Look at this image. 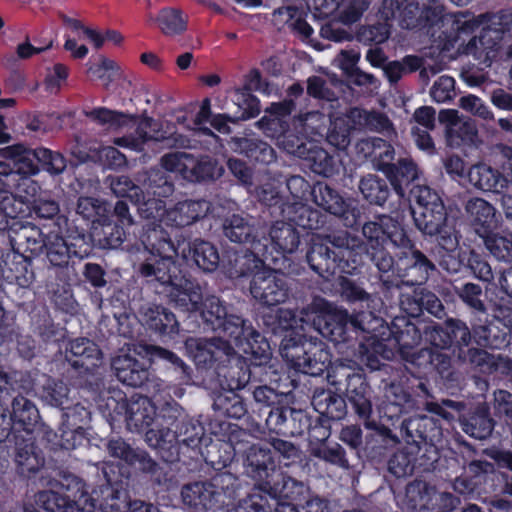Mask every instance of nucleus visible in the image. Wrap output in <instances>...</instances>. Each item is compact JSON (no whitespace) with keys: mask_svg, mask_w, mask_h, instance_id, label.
<instances>
[{"mask_svg":"<svg viewBox=\"0 0 512 512\" xmlns=\"http://www.w3.org/2000/svg\"><path fill=\"white\" fill-rule=\"evenodd\" d=\"M165 293L168 303L195 319L204 332L217 334L233 313L219 297L204 298L200 283L191 277L177 278Z\"/></svg>","mask_w":512,"mask_h":512,"instance_id":"obj_1","label":"nucleus"},{"mask_svg":"<svg viewBox=\"0 0 512 512\" xmlns=\"http://www.w3.org/2000/svg\"><path fill=\"white\" fill-rule=\"evenodd\" d=\"M86 117L100 125H108L112 129L124 127L134 128V134L116 138L114 143L119 146L130 147L134 150H142V146L149 140L161 143L162 148L184 149L190 147V139L180 133L173 132L164 135L157 129L156 121L144 116L141 122L135 115L110 110L105 107L95 108L83 112Z\"/></svg>","mask_w":512,"mask_h":512,"instance_id":"obj_2","label":"nucleus"},{"mask_svg":"<svg viewBox=\"0 0 512 512\" xmlns=\"http://www.w3.org/2000/svg\"><path fill=\"white\" fill-rule=\"evenodd\" d=\"M361 234L366 242L365 255L376 268L392 265L394 255L388 245L403 252L415 243L404 219L391 214H378L373 220L366 221Z\"/></svg>","mask_w":512,"mask_h":512,"instance_id":"obj_3","label":"nucleus"},{"mask_svg":"<svg viewBox=\"0 0 512 512\" xmlns=\"http://www.w3.org/2000/svg\"><path fill=\"white\" fill-rule=\"evenodd\" d=\"M360 245V238L346 229L314 233L307 244L306 262L320 277L329 279L347 263L345 252L354 251Z\"/></svg>","mask_w":512,"mask_h":512,"instance_id":"obj_4","label":"nucleus"},{"mask_svg":"<svg viewBox=\"0 0 512 512\" xmlns=\"http://www.w3.org/2000/svg\"><path fill=\"white\" fill-rule=\"evenodd\" d=\"M417 208L411 207L413 222L424 236L437 237L440 246L458 245L457 236L448 227V212L440 195L426 185L410 189Z\"/></svg>","mask_w":512,"mask_h":512,"instance_id":"obj_5","label":"nucleus"},{"mask_svg":"<svg viewBox=\"0 0 512 512\" xmlns=\"http://www.w3.org/2000/svg\"><path fill=\"white\" fill-rule=\"evenodd\" d=\"M282 358L296 371L311 376L327 373L332 362L328 346L318 337L291 329L284 335L279 348Z\"/></svg>","mask_w":512,"mask_h":512,"instance_id":"obj_6","label":"nucleus"},{"mask_svg":"<svg viewBox=\"0 0 512 512\" xmlns=\"http://www.w3.org/2000/svg\"><path fill=\"white\" fill-rule=\"evenodd\" d=\"M350 360H337L327 375L329 384L341 392L364 426H374L373 390Z\"/></svg>","mask_w":512,"mask_h":512,"instance_id":"obj_7","label":"nucleus"},{"mask_svg":"<svg viewBox=\"0 0 512 512\" xmlns=\"http://www.w3.org/2000/svg\"><path fill=\"white\" fill-rule=\"evenodd\" d=\"M228 440L241 462L243 475L253 481V489L262 491L278 472L271 448L251 442V435L240 428L232 430Z\"/></svg>","mask_w":512,"mask_h":512,"instance_id":"obj_8","label":"nucleus"},{"mask_svg":"<svg viewBox=\"0 0 512 512\" xmlns=\"http://www.w3.org/2000/svg\"><path fill=\"white\" fill-rule=\"evenodd\" d=\"M217 334H223L243 349L250 362L261 363L272 359V350L269 342L247 318L232 313Z\"/></svg>","mask_w":512,"mask_h":512,"instance_id":"obj_9","label":"nucleus"},{"mask_svg":"<svg viewBox=\"0 0 512 512\" xmlns=\"http://www.w3.org/2000/svg\"><path fill=\"white\" fill-rule=\"evenodd\" d=\"M446 348L430 345L408 354L406 364L425 375H436L443 385L454 387L461 380V373L455 366L453 355Z\"/></svg>","mask_w":512,"mask_h":512,"instance_id":"obj_10","label":"nucleus"},{"mask_svg":"<svg viewBox=\"0 0 512 512\" xmlns=\"http://www.w3.org/2000/svg\"><path fill=\"white\" fill-rule=\"evenodd\" d=\"M329 303L323 298H315L309 305L302 308L301 314L312 321L315 330L322 337L334 343L350 341V318L346 311L331 312Z\"/></svg>","mask_w":512,"mask_h":512,"instance_id":"obj_11","label":"nucleus"},{"mask_svg":"<svg viewBox=\"0 0 512 512\" xmlns=\"http://www.w3.org/2000/svg\"><path fill=\"white\" fill-rule=\"evenodd\" d=\"M376 269L380 274L395 270L397 277L402 278L407 287L423 285L437 272L435 263L417 248L416 243L403 252H397L390 267L386 264L385 268Z\"/></svg>","mask_w":512,"mask_h":512,"instance_id":"obj_12","label":"nucleus"},{"mask_svg":"<svg viewBox=\"0 0 512 512\" xmlns=\"http://www.w3.org/2000/svg\"><path fill=\"white\" fill-rule=\"evenodd\" d=\"M231 341L223 334L190 339L188 346L196 367L219 370L226 368L232 360L241 359L242 356L235 350Z\"/></svg>","mask_w":512,"mask_h":512,"instance_id":"obj_13","label":"nucleus"},{"mask_svg":"<svg viewBox=\"0 0 512 512\" xmlns=\"http://www.w3.org/2000/svg\"><path fill=\"white\" fill-rule=\"evenodd\" d=\"M252 298L261 306L273 307L285 303L292 294V280L280 269L267 264L249 282Z\"/></svg>","mask_w":512,"mask_h":512,"instance_id":"obj_14","label":"nucleus"},{"mask_svg":"<svg viewBox=\"0 0 512 512\" xmlns=\"http://www.w3.org/2000/svg\"><path fill=\"white\" fill-rule=\"evenodd\" d=\"M270 255L269 243L256 242L245 249L228 250L222 261V268L231 280H250L267 265Z\"/></svg>","mask_w":512,"mask_h":512,"instance_id":"obj_15","label":"nucleus"},{"mask_svg":"<svg viewBox=\"0 0 512 512\" xmlns=\"http://www.w3.org/2000/svg\"><path fill=\"white\" fill-rule=\"evenodd\" d=\"M207 441L211 439L205 436L201 422L188 417L173 433L166 431L164 441L155 450L164 462L175 463L180 460L181 446L200 450Z\"/></svg>","mask_w":512,"mask_h":512,"instance_id":"obj_16","label":"nucleus"},{"mask_svg":"<svg viewBox=\"0 0 512 512\" xmlns=\"http://www.w3.org/2000/svg\"><path fill=\"white\" fill-rule=\"evenodd\" d=\"M419 19L423 26L437 27L441 31L438 37L448 42L457 41L460 33L472 32L479 26V21L471 13H444L441 4L422 10Z\"/></svg>","mask_w":512,"mask_h":512,"instance_id":"obj_17","label":"nucleus"},{"mask_svg":"<svg viewBox=\"0 0 512 512\" xmlns=\"http://www.w3.org/2000/svg\"><path fill=\"white\" fill-rule=\"evenodd\" d=\"M474 321L469 326L460 318L446 317L441 323L430 321V328L426 330V342L430 345L453 348L454 356L460 354L473 342Z\"/></svg>","mask_w":512,"mask_h":512,"instance_id":"obj_18","label":"nucleus"},{"mask_svg":"<svg viewBox=\"0 0 512 512\" xmlns=\"http://www.w3.org/2000/svg\"><path fill=\"white\" fill-rule=\"evenodd\" d=\"M178 258L190 268H197L205 274L215 272L220 265L218 248L210 241L200 237L192 238L186 231L185 236H178Z\"/></svg>","mask_w":512,"mask_h":512,"instance_id":"obj_19","label":"nucleus"},{"mask_svg":"<svg viewBox=\"0 0 512 512\" xmlns=\"http://www.w3.org/2000/svg\"><path fill=\"white\" fill-rule=\"evenodd\" d=\"M500 34L491 29H482L478 36L469 40L464 53L473 56L479 64L491 66L493 61L512 60V41L500 38Z\"/></svg>","mask_w":512,"mask_h":512,"instance_id":"obj_20","label":"nucleus"},{"mask_svg":"<svg viewBox=\"0 0 512 512\" xmlns=\"http://www.w3.org/2000/svg\"><path fill=\"white\" fill-rule=\"evenodd\" d=\"M311 196L318 207L342 219L347 227L358 224L360 209L347 202L340 192L328 183L316 182L311 189Z\"/></svg>","mask_w":512,"mask_h":512,"instance_id":"obj_21","label":"nucleus"},{"mask_svg":"<svg viewBox=\"0 0 512 512\" xmlns=\"http://www.w3.org/2000/svg\"><path fill=\"white\" fill-rule=\"evenodd\" d=\"M428 328H430V322L412 319L405 315L394 317L386 326L389 331L388 337L393 338L396 342L400 357L404 362L408 359V354L415 352L414 348L421 343L423 337L426 340Z\"/></svg>","mask_w":512,"mask_h":512,"instance_id":"obj_22","label":"nucleus"},{"mask_svg":"<svg viewBox=\"0 0 512 512\" xmlns=\"http://www.w3.org/2000/svg\"><path fill=\"white\" fill-rule=\"evenodd\" d=\"M400 429L409 448L429 445L428 453L435 456L434 443L442 436V429L437 420L427 415H418L405 419Z\"/></svg>","mask_w":512,"mask_h":512,"instance_id":"obj_23","label":"nucleus"},{"mask_svg":"<svg viewBox=\"0 0 512 512\" xmlns=\"http://www.w3.org/2000/svg\"><path fill=\"white\" fill-rule=\"evenodd\" d=\"M9 233V240L13 252L29 253L30 258L40 256L44 253L47 243V233L31 222L15 220L6 230Z\"/></svg>","mask_w":512,"mask_h":512,"instance_id":"obj_24","label":"nucleus"},{"mask_svg":"<svg viewBox=\"0 0 512 512\" xmlns=\"http://www.w3.org/2000/svg\"><path fill=\"white\" fill-rule=\"evenodd\" d=\"M222 235L232 243L253 246L256 242L269 243L266 237H259L255 219L249 214L232 213L221 220Z\"/></svg>","mask_w":512,"mask_h":512,"instance_id":"obj_25","label":"nucleus"},{"mask_svg":"<svg viewBox=\"0 0 512 512\" xmlns=\"http://www.w3.org/2000/svg\"><path fill=\"white\" fill-rule=\"evenodd\" d=\"M188 417L186 410L175 400L165 401L159 408L157 428H149L144 434L145 443L155 450L164 441L166 431L173 433Z\"/></svg>","mask_w":512,"mask_h":512,"instance_id":"obj_26","label":"nucleus"},{"mask_svg":"<svg viewBox=\"0 0 512 512\" xmlns=\"http://www.w3.org/2000/svg\"><path fill=\"white\" fill-rule=\"evenodd\" d=\"M180 495L182 503L191 512H226L208 480L183 485Z\"/></svg>","mask_w":512,"mask_h":512,"instance_id":"obj_27","label":"nucleus"},{"mask_svg":"<svg viewBox=\"0 0 512 512\" xmlns=\"http://www.w3.org/2000/svg\"><path fill=\"white\" fill-rule=\"evenodd\" d=\"M262 492L266 498L286 503H301L309 497L310 487L307 483L298 480L286 472H277L272 480L264 486Z\"/></svg>","mask_w":512,"mask_h":512,"instance_id":"obj_28","label":"nucleus"},{"mask_svg":"<svg viewBox=\"0 0 512 512\" xmlns=\"http://www.w3.org/2000/svg\"><path fill=\"white\" fill-rule=\"evenodd\" d=\"M437 487L422 478L408 482L401 499V506L407 512H428L436 509Z\"/></svg>","mask_w":512,"mask_h":512,"instance_id":"obj_29","label":"nucleus"},{"mask_svg":"<svg viewBox=\"0 0 512 512\" xmlns=\"http://www.w3.org/2000/svg\"><path fill=\"white\" fill-rule=\"evenodd\" d=\"M138 314L143 325L160 336L171 337L180 331V323L176 315L161 304H143Z\"/></svg>","mask_w":512,"mask_h":512,"instance_id":"obj_30","label":"nucleus"},{"mask_svg":"<svg viewBox=\"0 0 512 512\" xmlns=\"http://www.w3.org/2000/svg\"><path fill=\"white\" fill-rule=\"evenodd\" d=\"M400 306L412 317H419L424 311L439 320L447 315L441 299L427 288H418L412 294L402 295Z\"/></svg>","mask_w":512,"mask_h":512,"instance_id":"obj_31","label":"nucleus"},{"mask_svg":"<svg viewBox=\"0 0 512 512\" xmlns=\"http://www.w3.org/2000/svg\"><path fill=\"white\" fill-rule=\"evenodd\" d=\"M371 430L365 437L364 453L373 463H380L396 447L400 440L387 426L374 420V426H365Z\"/></svg>","mask_w":512,"mask_h":512,"instance_id":"obj_32","label":"nucleus"},{"mask_svg":"<svg viewBox=\"0 0 512 512\" xmlns=\"http://www.w3.org/2000/svg\"><path fill=\"white\" fill-rule=\"evenodd\" d=\"M463 208L471 227L479 238L497 227V210L487 200L472 197L464 202Z\"/></svg>","mask_w":512,"mask_h":512,"instance_id":"obj_33","label":"nucleus"},{"mask_svg":"<svg viewBox=\"0 0 512 512\" xmlns=\"http://www.w3.org/2000/svg\"><path fill=\"white\" fill-rule=\"evenodd\" d=\"M98 346L87 338H76L68 342L65 348V360L75 369L92 373L101 360Z\"/></svg>","mask_w":512,"mask_h":512,"instance_id":"obj_34","label":"nucleus"},{"mask_svg":"<svg viewBox=\"0 0 512 512\" xmlns=\"http://www.w3.org/2000/svg\"><path fill=\"white\" fill-rule=\"evenodd\" d=\"M495 420L491 415L487 402H478L469 405V409L463 416L461 428L464 433L478 440H486L492 435L495 428Z\"/></svg>","mask_w":512,"mask_h":512,"instance_id":"obj_35","label":"nucleus"},{"mask_svg":"<svg viewBox=\"0 0 512 512\" xmlns=\"http://www.w3.org/2000/svg\"><path fill=\"white\" fill-rule=\"evenodd\" d=\"M383 175L399 198H405L407 190L419 178L418 165L410 157H402L383 169Z\"/></svg>","mask_w":512,"mask_h":512,"instance_id":"obj_36","label":"nucleus"},{"mask_svg":"<svg viewBox=\"0 0 512 512\" xmlns=\"http://www.w3.org/2000/svg\"><path fill=\"white\" fill-rule=\"evenodd\" d=\"M14 462L17 473L30 478L44 467L45 458L32 438L19 436L15 441Z\"/></svg>","mask_w":512,"mask_h":512,"instance_id":"obj_37","label":"nucleus"},{"mask_svg":"<svg viewBox=\"0 0 512 512\" xmlns=\"http://www.w3.org/2000/svg\"><path fill=\"white\" fill-rule=\"evenodd\" d=\"M186 231H176L173 236L161 225H147L146 232L141 236V241L146 250L150 251L152 256H172L178 258V236H185Z\"/></svg>","mask_w":512,"mask_h":512,"instance_id":"obj_38","label":"nucleus"},{"mask_svg":"<svg viewBox=\"0 0 512 512\" xmlns=\"http://www.w3.org/2000/svg\"><path fill=\"white\" fill-rule=\"evenodd\" d=\"M311 404L319 416L330 421H339L346 417L348 406L341 394L323 387H316L311 396Z\"/></svg>","mask_w":512,"mask_h":512,"instance_id":"obj_39","label":"nucleus"},{"mask_svg":"<svg viewBox=\"0 0 512 512\" xmlns=\"http://www.w3.org/2000/svg\"><path fill=\"white\" fill-rule=\"evenodd\" d=\"M211 207L205 199L179 201L167 211V219L174 227L184 228L205 218Z\"/></svg>","mask_w":512,"mask_h":512,"instance_id":"obj_40","label":"nucleus"},{"mask_svg":"<svg viewBox=\"0 0 512 512\" xmlns=\"http://www.w3.org/2000/svg\"><path fill=\"white\" fill-rule=\"evenodd\" d=\"M438 120L446 126L447 134L460 138L466 144L477 143L478 126L471 117L460 114L455 109H443L438 114Z\"/></svg>","mask_w":512,"mask_h":512,"instance_id":"obj_41","label":"nucleus"},{"mask_svg":"<svg viewBox=\"0 0 512 512\" xmlns=\"http://www.w3.org/2000/svg\"><path fill=\"white\" fill-rule=\"evenodd\" d=\"M511 333L489 318L484 321L480 318L474 320L473 341L480 347L491 350L504 349L511 343Z\"/></svg>","mask_w":512,"mask_h":512,"instance_id":"obj_42","label":"nucleus"},{"mask_svg":"<svg viewBox=\"0 0 512 512\" xmlns=\"http://www.w3.org/2000/svg\"><path fill=\"white\" fill-rule=\"evenodd\" d=\"M176 259L172 256H151L139 263L137 273L145 278L148 283L158 282L164 291L177 279L172 275V268L175 267Z\"/></svg>","mask_w":512,"mask_h":512,"instance_id":"obj_43","label":"nucleus"},{"mask_svg":"<svg viewBox=\"0 0 512 512\" xmlns=\"http://www.w3.org/2000/svg\"><path fill=\"white\" fill-rule=\"evenodd\" d=\"M468 181L474 188L483 192L503 194L508 189L505 174L485 163L473 165L469 169Z\"/></svg>","mask_w":512,"mask_h":512,"instance_id":"obj_44","label":"nucleus"},{"mask_svg":"<svg viewBox=\"0 0 512 512\" xmlns=\"http://www.w3.org/2000/svg\"><path fill=\"white\" fill-rule=\"evenodd\" d=\"M111 366L118 380L127 386L141 387L149 378L146 365L130 354L114 357Z\"/></svg>","mask_w":512,"mask_h":512,"instance_id":"obj_45","label":"nucleus"},{"mask_svg":"<svg viewBox=\"0 0 512 512\" xmlns=\"http://www.w3.org/2000/svg\"><path fill=\"white\" fill-rule=\"evenodd\" d=\"M9 417L12 425H19L26 432H32L41 419L35 403L20 393L13 394L9 400Z\"/></svg>","mask_w":512,"mask_h":512,"instance_id":"obj_46","label":"nucleus"},{"mask_svg":"<svg viewBox=\"0 0 512 512\" xmlns=\"http://www.w3.org/2000/svg\"><path fill=\"white\" fill-rule=\"evenodd\" d=\"M136 181L147 195L168 198L175 191V183L170 173L163 168L152 167L137 174Z\"/></svg>","mask_w":512,"mask_h":512,"instance_id":"obj_47","label":"nucleus"},{"mask_svg":"<svg viewBox=\"0 0 512 512\" xmlns=\"http://www.w3.org/2000/svg\"><path fill=\"white\" fill-rule=\"evenodd\" d=\"M46 485L53 489H58L57 491H60L65 496H69L71 500H76L77 504H80L81 501L91 504L92 512L97 508L95 497L90 495L85 489L83 480L70 472L60 471L58 478L49 479Z\"/></svg>","mask_w":512,"mask_h":512,"instance_id":"obj_48","label":"nucleus"},{"mask_svg":"<svg viewBox=\"0 0 512 512\" xmlns=\"http://www.w3.org/2000/svg\"><path fill=\"white\" fill-rule=\"evenodd\" d=\"M107 468L110 467L102 466L103 476L108 483L93 491L95 503L103 512H127V509H129L128 493L125 490H120L110 485L111 478L108 475Z\"/></svg>","mask_w":512,"mask_h":512,"instance_id":"obj_49","label":"nucleus"},{"mask_svg":"<svg viewBox=\"0 0 512 512\" xmlns=\"http://www.w3.org/2000/svg\"><path fill=\"white\" fill-rule=\"evenodd\" d=\"M156 409L147 396L132 395L126 417L131 432L139 433L149 428L154 421Z\"/></svg>","mask_w":512,"mask_h":512,"instance_id":"obj_50","label":"nucleus"},{"mask_svg":"<svg viewBox=\"0 0 512 512\" xmlns=\"http://www.w3.org/2000/svg\"><path fill=\"white\" fill-rule=\"evenodd\" d=\"M36 504L46 512H92L91 504L71 500L53 488L39 491L35 495Z\"/></svg>","mask_w":512,"mask_h":512,"instance_id":"obj_51","label":"nucleus"},{"mask_svg":"<svg viewBox=\"0 0 512 512\" xmlns=\"http://www.w3.org/2000/svg\"><path fill=\"white\" fill-rule=\"evenodd\" d=\"M309 147L302 159L306 167L324 178H332L339 174L341 168L340 160L314 142H310Z\"/></svg>","mask_w":512,"mask_h":512,"instance_id":"obj_52","label":"nucleus"},{"mask_svg":"<svg viewBox=\"0 0 512 512\" xmlns=\"http://www.w3.org/2000/svg\"><path fill=\"white\" fill-rule=\"evenodd\" d=\"M365 285L363 277L340 275L335 280V291L343 302L351 305H368L372 301V295L366 290Z\"/></svg>","mask_w":512,"mask_h":512,"instance_id":"obj_53","label":"nucleus"},{"mask_svg":"<svg viewBox=\"0 0 512 512\" xmlns=\"http://www.w3.org/2000/svg\"><path fill=\"white\" fill-rule=\"evenodd\" d=\"M68 385L60 379L43 375L42 380L36 384L35 394L46 405L62 409L71 402Z\"/></svg>","mask_w":512,"mask_h":512,"instance_id":"obj_54","label":"nucleus"},{"mask_svg":"<svg viewBox=\"0 0 512 512\" xmlns=\"http://www.w3.org/2000/svg\"><path fill=\"white\" fill-rule=\"evenodd\" d=\"M187 165L185 180L191 183L215 182L223 176L225 171L216 159L208 155H201L198 158L192 155V160H189Z\"/></svg>","mask_w":512,"mask_h":512,"instance_id":"obj_55","label":"nucleus"},{"mask_svg":"<svg viewBox=\"0 0 512 512\" xmlns=\"http://www.w3.org/2000/svg\"><path fill=\"white\" fill-rule=\"evenodd\" d=\"M271 21L278 29H290L303 40L310 39L313 34L312 27L303 19L302 12L295 6H282L272 13Z\"/></svg>","mask_w":512,"mask_h":512,"instance_id":"obj_56","label":"nucleus"},{"mask_svg":"<svg viewBox=\"0 0 512 512\" xmlns=\"http://www.w3.org/2000/svg\"><path fill=\"white\" fill-rule=\"evenodd\" d=\"M346 116L359 129L377 133H390L393 131V123L385 113L380 111H368L353 107L349 109Z\"/></svg>","mask_w":512,"mask_h":512,"instance_id":"obj_57","label":"nucleus"},{"mask_svg":"<svg viewBox=\"0 0 512 512\" xmlns=\"http://www.w3.org/2000/svg\"><path fill=\"white\" fill-rule=\"evenodd\" d=\"M358 190L367 203L376 207H383L391 195V189L386 178H381L372 173L360 178Z\"/></svg>","mask_w":512,"mask_h":512,"instance_id":"obj_58","label":"nucleus"},{"mask_svg":"<svg viewBox=\"0 0 512 512\" xmlns=\"http://www.w3.org/2000/svg\"><path fill=\"white\" fill-rule=\"evenodd\" d=\"M231 143L235 151L244 154L254 162L268 165L276 159L274 149L262 140L234 137L231 139Z\"/></svg>","mask_w":512,"mask_h":512,"instance_id":"obj_59","label":"nucleus"},{"mask_svg":"<svg viewBox=\"0 0 512 512\" xmlns=\"http://www.w3.org/2000/svg\"><path fill=\"white\" fill-rule=\"evenodd\" d=\"M212 409L217 417L240 419L247 414L244 399L233 390H227L213 397Z\"/></svg>","mask_w":512,"mask_h":512,"instance_id":"obj_60","label":"nucleus"},{"mask_svg":"<svg viewBox=\"0 0 512 512\" xmlns=\"http://www.w3.org/2000/svg\"><path fill=\"white\" fill-rule=\"evenodd\" d=\"M3 155L14 162V169L22 175H35L39 172L37 149L16 144L4 149Z\"/></svg>","mask_w":512,"mask_h":512,"instance_id":"obj_61","label":"nucleus"},{"mask_svg":"<svg viewBox=\"0 0 512 512\" xmlns=\"http://www.w3.org/2000/svg\"><path fill=\"white\" fill-rule=\"evenodd\" d=\"M269 237L272 244L282 253H294L301 242L295 226L284 221H277L272 225Z\"/></svg>","mask_w":512,"mask_h":512,"instance_id":"obj_62","label":"nucleus"},{"mask_svg":"<svg viewBox=\"0 0 512 512\" xmlns=\"http://www.w3.org/2000/svg\"><path fill=\"white\" fill-rule=\"evenodd\" d=\"M133 465H137L141 473L149 476L155 486L163 487L169 482L166 469L145 449L137 448L132 460Z\"/></svg>","mask_w":512,"mask_h":512,"instance_id":"obj_63","label":"nucleus"},{"mask_svg":"<svg viewBox=\"0 0 512 512\" xmlns=\"http://www.w3.org/2000/svg\"><path fill=\"white\" fill-rule=\"evenodd\" d=\"M489 255L496 261L512 264V235L494 230L480 237Z\"/></svg>","mask_w":512,"mask_h":512,"instance_id":"obj_64","label":"nucleus"}]
</instances>
